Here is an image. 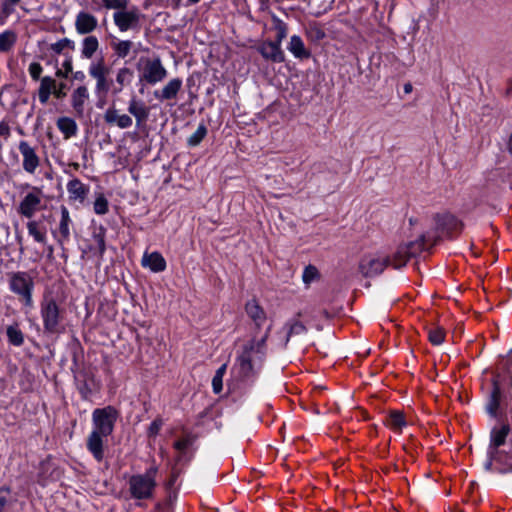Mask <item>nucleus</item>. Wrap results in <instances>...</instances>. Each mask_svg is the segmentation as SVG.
<instances>
[{"mask_svg": "<svg viewBox=\"0 0 512 512\" xmlns=\"http://www.w3.org/2000/svg\"><path fill=\"white\" fill-rule=\"evenodd\" d=\"M124 88H125V87L120 86L119 84H116V83H115V84L112 86V94H114V95H118V94H120V93L123 91V89H124Z\"/></svg>", "mask_w": 512, "mask_h": 512, "instance_id": "13d9d810", "label": "nucleus"}, {"mask_svg": "<svg viewBox=\"0 0 512 512\" xmlns=\"http://www.w3.org/2000/svg\"><path fill=\"white\" fill-rule=\"evenodd\" d=\"M173 2H175L176 6H179L181 0H172Z\"/></svg>", "mask_w": 512, "mask_h": 512, "instance_id": "338daca9", "label": "nucleus"}, {"mask_svg": "<svg viewBox=\"0 0 512 512\" xmlns=\"http://www.w3.org/2000/svg\"><path fill=\"white\" fill-rule=\"evenodd\" d=\"M269 331L270 327L261 338L250 339L242 346L233 367V371L238 377L248 378L261 368L266 355V341Z\"/></svg>", "mask_w": 512, "mask_h": 512, "instance_id": "f03ea898", "label": "nucleus"}, {"mask_svg": "<svg viewBox=\"0 0 512 512\" xmlns=\"http://www.w3.org/2000/svg\"><path fill=\"white\" fill-rule=\"evenodd\" d=\"M75 30L79 35H89L98 27V19L92 13L81 10L75 16Z\"/></svg>", "mask_w": 512, "mask_h": 512, "instance_id": "ddd939ff", "label": "nucleus"}, {"mask_svg": "<svg viewBox=\"0 0 512 512\" xmlns=\"http://www.w3.org/2000/svg\"><path fill=\"white\" fill-rule=\"evenodd\" d=\"M500 399H501V389H500L499 384L496 381H494L493 389L491 391L489 400L486 405V411L490 416L495 417L497 415V410L500 405Z\"/></svg>", "mask_w": 512, "mask_h": 512, "instance_id": "c85d7f7f", "label": "nucleus"}, {"mask_svg": "<svg viewBox=\"0 0 512 512\" xmlns=\"http://www.w3.org/2000/svg\"><path fill=\"white\" fill-rule=\"evenodd\" d=\"M390 265V257L383 253L368 254L359 263L360 272L366 277L378 275Z\"/></svg>", "mask_w": 512, "mask_h": 512, "instance_id": "0eeeda50", "label": "nucleus"}, {"mask_svg": "<svg viewBox=\"0 0 512 512\" xmlns=\"http://www.w3.org/2000/svg\"><path fill=\"white\" fill-rule=\"evenodd\" d=\"M510 432V426L503 424L500 427H494L490 434V445L488 449V455L492 458L495 454H498L497 449L505 443V440Z\"/></svg>", "mask_w": 512, "mask_h": 512, "instance_id": "dca6fc26", "label": "nucleus"}, {"mask_svg": "<svg viewBox=\"0 0 512 512\" xmlns=\"http://www.w3.org/2000/svg\"><path fill=\"white\" fill-rule=\"evenodd\" d=\"M88 73L93 79L108 77L110 73V68L106 64L104 57H100L96 60H93L89 64Z\"/></svg>", "mask_w": 512, "mask_h": 512, "instance_id": "cd10ccee", "label": "nucleus"}, {"mask_svg": "<svg viewBox=\"0 0 512 512\" xmlns=\"http://www.w3.org/2000/svg\"><path fill=\"white\" fill-rule=\"evenodd\" d=\"M93 239V245L96 253L99 256H103V254L106 251V244H105V229L103 227H100L97 231H94L92 235Z\"/></svg>", "mask_w": 512, "mask_h": 512, "instance_id": "473e14b6", "label": "nucleus"}, {"mask_svg": "<svg viewBox=\"0 0 512 512\" xmlns=\"http://www.w3.org/2000/svg\"><path fill=\"white\" fill-rule=\"evenodd\" d=\"M161 426H162V422H161V420H154V421L150 424V426H149V428H148V433H149V435H150V436H154V435L158 434V432H159V430H160Z\"/></svg>", "mask_w": 512, "mask_h": 512, "instance_id": "09e8293b", "label": "nucleus"}, {"mask_svg": "<svg viewBox=\"0 0 512 512\" xmlns=\"http://www.w3.org/2000/svg\"><path fill=\"white\" fill-rule=\"evenodd\" d=\"M136 68L139 81L148 85H156L168 75V71L159 57H141Z\"/></svg>", "mask_w": 512, "mask_h": 512, "instance_id": "39448f33", "label": "nucleus"}, {"mask_svg": "<svg viewBox=\"0 0 512 512\" xmlns=\"http://www.w3.org/2000/svg\"><path fill=\"white\" fill-rule=\"evenodd\" d=\"M119 417L113 406L97 408L92 412L93 429L87 438V449L98 461L104 458V440L112 434Z\"/></svg>", "mask_w": 512, "mask_h": 512, "instance_id": "f257e3e1", "label": "nucleus"}, {"mask_svg": "<svg viewBox=\"0 0 512 512\" xmlns=\"http://www.w3.org/2000/svg\"><path fill=\"white\" fill-rule=\"evenodd\" d=\"M6 333L10 344L21 346L24 343V335L18 325L8 326Z\"/></svg>", "mask_w": 512, "mask_h": 512, "instance_id": "c9c22d12", "label": "nucleus"}, {"mask_svg": "<svg viewBox=\"0 0 512 512\" xmlns=\"http://www.w3.org/2000/svg\"><path fill=\"white\" fill-rule=\"evenodd\" d=\"M70 43L71 41L69 39L63 38L55 43L50 44L49 49L56 54H60Z\"/></svg>", "mask_w": 512, "mask_h": 512, "instance_id": "c03bdc74", "label": "nucleus"}, {"mask_svg": "<svg viewBox=\"0 0 512 512\" xmlns=\"http://www.w3.org/2000/svg\"><path fill=\"white\" fill-rule=\"evenodd\" d=\"M212 387L214 393L218 394L222 391L223 387V378L214 376L212 379Z\"/></svg>", "mask_w": 512, "mask_h": 512, "instance_id": "de8ad7c7", "label": "nucleus"}, {"mask_svg": "<svg viewBox=\"0 0 512 512\" xmlns=\"http://www.w3.org/2000/svg\"><path fill=\"white\" fill-rule=\"evenodd\" d=\"M305 332H306V327L304 326L303 323H301L298 320H292L288 324V337H290L291 335L303 334Z\"/></svg>", "mask_w": 512, "mask_h": 512, "instance_id": "a19ab883", "label": "nucleus"}, {"mask_svg": "<svg viewBox=\"0 0 512 512\" xmlns=\"http://www.w3.org/2000/svg\"><path fill=\"white\" fill-rule=\"evenodd\" d=\"M104 121L109 125L117 126L120 129L130 128L133 124L132 117L121 113L115 107H109L104 113Z\"/></svg>", "mask_w": 512, "mask_h": 512, "instance_id": "4468645a", "label": "nucleus"}, {"mask_svg": "<svg viewBox=\"0 0 512 512\" xmlns=\"http://www.w3.org/2000/svg\"><path fill=\"white\" fill-rule=\"evenodd\" d=\"M9 490L8 489H0V512H3L4 507L7 504V494Z\"/></svg>", "mask_w": 512, "mask_h": 512, "instance_id": "3c124183", "label": "nucleus"}, {"mask_svg": "<svg viewBox=\"0 0 512 512\" xmlns=\"http://www.w3.org/2000/svg\"><path fill=\"white\" fill-rule=\"evenodd\" d=\"M207 135V128L204 124H200L196 131L188 137L187 139V145L190 147H196L198 146L201 141L206 137Z\"/></svg>", "mask_w": 512, "mask_h": 512, "instance_id": "e433bc0d", "label": "nucleus"}, {"mask_svg": "<svg viewBox=\"0 0 512 512\" xmlns=\"http://www.w3.org/2000/svg\"><path fill=\"white\" fill-rule=\"evenodd\" d=\"M42 198V190L32 187L19 203L18 213L26 218H32L41 209Z\"/></svg>", "mask_w": 512, "mask_h": 512, "instance_id": "1a4fd4ad", "label": "nucleus"}, {"mask_svg": "<svg viewBox=\"0 0 512 512\" xmlns=\"http://www.w3.org/2000/svg\"><path fill=\"white\" fill-rule=\"evenodd\" d=\"M95 91L97 93H107L110 89V84L108 83L107 77L95 78Z\"/></svg>", "mask_w": 512, "mask_h": 512, "instance_id": "a18cd8bd", "label": "nucleus"}, {"mask_svg": "<svg viewBox=\"0 0 512 512\" xmlns=\"http://www.w3.org/2000/svg\"><path fill=\"white\" fill-rule=\"evenodd\" d=\"M40 314L43 328L46 333L56 334L60 332L62 315L56 300L52 297H44L40 304Z\"/></svg>", "mask_w": 512, "mask_h": 512, "instance_id": "423d86ee", "label": "nucleus"}, {"mask_svg": "<svg viewBox=\"0 0 512 512\" xmlns=\"http://www.w3.org/2000/svg\"><path fill=\"white\" fill-rule=\"evenodd\" d=\"M74 79L82 81L85 79V74L82 71H77L74 73Z\"/></svg>", "mask_w": 512, "mask_h": 512, "instance_id": "bf43d9fd", "label": "nucleus"}, {"mask_svg": "<svg viewBox=\"0 0 512 512\" xmlns=\"http://www.w3.org/2000/svg\"><path fill=\"white\" fill-rule=\"evenodd\" d=\"M89 99V91L86 86L77 87L71 94V106L78 117H82L85 104Z\"/></svg>", "mask_w": 512, "mask_h": 512, "instance_id": "aec40b11", "label": "nucleus"}, {"mask_svg": "<svg viewBox=\"0 0 512 512\" xmlns=\"http://www.w3.org/2000/svg\"><path fill=\"white\" fill-rule=\"evenodd\" d=\"M57 127L64 135L65 139H69L77 134L78 127L76 122L69 117H60L57 120Z\"/></svg>", "mask_w": 512, "mask_h": 512, "instance_id": "7c9ffc66", "label": "nucleus"}, {"mask_svg": "<svg viewBox=\"0 0 512 512\" xmlns=\"http://www.w3.org/2000/svg\"><path fill=\"white\" fill-rule=\"evenodd\" d=\"M386 424L395 431H401L406 426V421L401 412L393 411L388 416Z\"/></svg>", "mask_w": 512, "mask_h": 512, "instance_id": "f704fd0d", "label": "nucleus"}, {"mask_svg": "<svg viewBox=\"0 0 512 512\" xmlns=\"http://www.w3.org/2000/svg\"><path fill=\"white\" fill-rule=\"evenodd\" d=\"M28 72H29L30 77L34 81H38V80H41L40 76L43 72V67L41 66V64L39 62H32V63H30V65L28 67Z\"/></svg>", "mask_w": 512, "mask_h": 512, "instance_id": "37998d69", "label": "nucleus"}, {"mask_svg": "<svg viewBox=\"0 0 512 512\" xmlns=\"http://www.w3.org/2000/svg\"><path fill=\"white\" fill-rule=\"evenodd\" d=\"M141 13L137 7L123 8L113 13V22L120 32H127L139 27Z\"/></svg>", "mask_w": 512, "mask_h": 512, "instance_id": "6e6552de", "label": "nucleus"}, {"mask_svg": "<svg viewBox=\"0 0 512 512\" xmlns=\"http://www.w3.org/2000/svg\"><path fill=\"white\" fill-rule=\"evenodd\" d=\"M404 92H405L406 94H409V93H411V92H412V84H411V83H406V84L404 85Z\"/></svg>", "mask_w": 512, "mask_h": 512, "instance_id": "e2e57ef3", "label": "nucleus"}, {"mask_svg": "<svg viewBox=\"0 0 512 512\" xmlns=\"http://www.w3.org/2000/svg\"><path fill=\"white\" fill-rule=\"evenodd\" d=\"M61 218L59 221V237L57 238V241L59 244H63L64 242L68 241L70 238V227L72 225V220L70 217L69 210L65 206H61Z\"/></svg>", "mask_w": 512, "mask_h": 512, "instance_id": "4be33fe9", "label": "nucleus"}, {"mask_svg": "<svg viewBox=\"0 0 512 512\" xmlns=\"http://www.w3.org/2000/svg\"><path fill=\"white\" fill-rule=\"evenodd\" d=\"M128 112L135 118L137 126L145 123L149 117V108L135 95L128 102Z\"/></svg>", "mask_w": 512, "mask_h": 512, "instance_id": "a211bd4d", "label": "nucleus"}, {"mask_svg": "<svg viewBox=\"0 0 512 512\" xmlns=\"http://www.w3.org/2000/svg\"><path fill=\"white\" fill-rule=\"evenodd\" d=\"M227 365L223 364L221 367L218 368L214 376L223 378L226 373Z\"/></svg>", "mask_w": 512, "mask_h": 512, "instance_id": "6e6d98bb", "label": "nucleus"}, {"mask_svg": "<svg viewBox=\"0 0 512 512\" xmlns=\"http://www.w3.org/2000/svg\"><path fill=\"white\" fill-rule=\"evenodd\" d=\"M157 473L158 467L151 466L142 474L132 475L128 481L131 497L137 500L151 498L157 486Z\"/></svg>", "mask_w": 512, "mask_h": 512, "instance_id": "20e7f679", "label": "nucleus"}, {"mask_svg": "<svg viewBox=\"0 0 512 512\" xmlns=\"http://www.w3.org/2000/svg\"><path fill=\"white\" fill-rule=\"evenodd\" d=\"M508 147H509V151L512 153V135L510 136Z\"/></svg>", "mask_w": 512, "mask_h": 512, "instance_id": "0e129e2a", "label": "nucleus"}, {"mask_svg": "<svg viewBox=\"0 0 512 512\" xmlns=\"http://www.w3.org/2000/svg\"><path fill=\"white\" fill-rule=\"evenodd\" d=\"M65 87V84L64 83H61L59 85V87H55V90L53 91V95L56 97V98H63L65 96V93L63 92V89Z\"/></svg>", "mask_w": 512, "mask_h": 512, "instance_id": "864d4df0", "label": "nucleus"}, {"mask_svg": "<svg viewBox=\"0 0 512 512\" xmlns=\"http://www.w3.org/2000/svg\"><path fill=\"white\" fill-rule=\"evenodd\" d=\"M56 87V80L51 76H45L41 78L40 85L38 88V99L41 104L45 105L48 103L50 96Z\"/></svg>", "mask_w": 512, "mask_h": 512, "instance_id": "5701e85b", "label": "nucleus"}, {"mask_svg": "<svg viewBox=\"0 0 512 512\" xmlns=\"http://www.w3.org/2000/svg\"><path fill=\"white\" fill-rule=\"evenodd\" d=\"M109 45L117 59H125L129 56L135 57L138 53L137 45L131 40H123L112 36ZM138 46H140V43H138Z\"/></svg>", "mask_w": 512, "mask_h": 512, "instance_id": "f8f14e48", "label": "nucleus"}, {"mask_svg": "<svg viewBox=\"0 0 512 512\" xmlns=\"http://www.w3.org/2000/svg\"><path fill=\"white\" fill-rule=\"evenodd\" d=\"M288 50L294 55L296 58H308L310 56L309 52L306 50L303 40L298 35H293L290 38V42L288 45Z\"/></svg>", "mask_w": 512, "mask_h": 512, "instance_id": "c756f323", "label": "nucleus"}, {"mask_svg": "<svg viewBox=\"0 0 512 512\" xmlns=\"http://www.w3.org/2000/svg\"><path fill=\"white\" fill-rule=\"evenodd\" d=\"M190 444H191V442H190L189 439L183 438V439H180V440L176 441L174 443V447H175L176 450L182 452L185 449H187Z\"/></svg>", "mask_w": 512, "mask_h": 512, "instance_id": "8fccbe9b", "label": "nucleus"}, {"mask_svg": "<svg viewBox=\"0 0 512 512\" xmlns=\"http://www.w3.org/2000/svg\"><path fill=\"white\" fill-rule=\"evenodd\" d=\"M63 67L65 68L66 72H71L72 71V62L71 60H67L64 62L63 64Z\"/></svg>", "mask_w": 512, "mask_h": 512, "instance_id": "052dcab7", "label": "nucleus"}, {"mask_svg": "<svg viewBox=\"0 0 512 512\" xmlns=\"http://www.w3.org/2000/svg\"><path fill=\"white\" fill-rule=\"evenodd\" d=\"M141 265L154 273L162 272L166 269V260L159 252H145L141 259Z\"/></svg>", "mask_w": 512, "mask_h": 512, "instance_id": "6ab92c4d", "label": "nucleus"}, {"mask_svg": "<svg viewBox=\"0 0 512 512\" xmlns=\"http://www.w3.org/2000/svg\"><path fill=\"white\" fill-rule=\"evenodd\" d=\"M428 337L433 345H440L444 341L445 334L442 328L434 327L429 329Z\"/></svg>", "mask_w": 512, "mask_h": 512, "instance_id": "58836bf2", "label": "nucleus"}, {"mask_svg": "<svg viewBox=\"0 0 512 512\" xmlns=\"http://www.w3.org/2000/svg\"><path fill=\"white\" fill-rule=\"evenodd\" d=\"M183 82L180 78L170 79L161 90L154 91V97L159 101L174 100L181 91Z\"/></svg>", "mask_w": 512, "mask_h": 512, "instance_id": "2eb2a0df", "label": "nucleus"}, {"mask_svg": "<svg viewBox=\"0 0 512 512\" xmlns=\"http://www.w3.org/2000/svg\"><path fill=\"white\" fill-rule=\"evenodd\" d=\"M424 246L423 239L411 241L398 246L393 258H390V265L395 269L403 267L410 257L416 255Z\"/></svg>", "mask_w": 512, "mask_h": 512, "instance_id": "9d476101", "label": "nucleus"}, {"mask_svg": "<svg viewBox=\"0 0 512 512\" xmlns=\"http://www.w3.org/2000/svg\"><path fill=\"white\" fill-rule=\"evenodd\" d=\"M227 365L223 364L221 367L218 368L214 376L223 378L226 373Z\"/></svg>", "mask_w": 512, "mask_h": 512, "instance_id": "4d7b16f0", "label": "nucleus"}, {"mask_svg": "<svg viewBox=\"0 0 512 512\" xmlns=\"http://www.w3.org/2000/svg\"><path fill=\"white\" fill-rule=\"evenodd\" d=\"M102 4L108 10L119 11L128 6L129 0H102Z\"/></svg>", "mask_w": 512, "mask_h": 512, "instance_id": "ea45409f", "label": "nucleus"}, {"mask_svg": "<svg viewBox=\"0 0 512 512\" xmlns=\"http://www.w3.org/2000/svg\"><path fill=\"white\" fill-rule=\"evenodd\" d=\"M56 75H57V76H62L61 71H60V70H58V71L56 72Z\"/></svg>", "mask_w": 512, "mask_h": 512, "instance_id": "774afa93", "label": "nucleus"}, {"mask_svg": "<svg viewBox=\"0 0 512 512\" xmlns=\"http://www.w3.org/2000/svg\"><path fill=\"white\" fill-rule=\"evenodd\" d=\"M246 313L260 327L266 320V313L256 300H250L245 306Z\"/></svg>", "mask_w": 512, "mask_h": 512, "instance_id": "a878e982", "label": "nucleus"}, {"mask_svg": "<svg viewBox=\"0 0 512 512\" xmlns=\"http://www.w3.org/2000/svg\"><path fill=\"white\" fill-rule=\"evenodd\" d=\"M67 191L70 199L82 203L85 200L89 189L79 179L75 178L67 183Z\"/></svg>", "mask_w": 512, "mask_h": 512, "instance_id": "b1692460", "label": "nucleus"}, {"mask_svg": "<svg viewBox=\"0 0 512 512\" xmlns=\"http://www.w3.org/2000/svg\"><path fill=\"white\" fill-rule=\"evenodd\" d=\"M437 228L444 234L452 236L461 230V223L458 219L448 213L437 215L436 217Z\"/></svg>", "mask_w": 512, "mask_h": 512, "instance_id": "f3484780", "label": "nucleus"}, {"mask_svg": "<svg viewBox=\"0 0 512 512\" xmlns=\"http://www.w3.org/2000/svg\"><path fill=\"white\" fill-rule=\"evenodd\" d=\"M27 230L30 236L33 237V239L40 243V244H46L47 242V233L46 228L42 225H40L37 221H29L27 223Z\"/></svg>", "mask_w": 512, "mask_h": 512, "instance_id": "2f4dec72", "label": "nucleus"}, {"mask_svg": "<svg viewBox=\"0 0 512 512\" xmlns=\"http://www.w3.org/2000/svg\"><path fill=\"white\" fill-rule=\"evenodd\" d=\"M317 277H318V270L316 269V267H314L312 265L305 267L303 274H302V279L305 284H310Z\"/></svg>", "mask_w": 512, "mask_h": 512, "instance_id": "79ce46f5", "label": "nucleus"}, {"mask_svg": "<svg viewBox=\"0 0 512 512\" xmlns=\"http://www.w3.org/2000/svg\"><path fill=\"white\" fill-rule=\"evenodd\" d=\"M494 460H497V454H495V457H494V458H492V457H490V456L488 455V461H487V463L485 464L486 469H490V468H491V466H492V462H493Z\"/></svg>", "mask_w": 512, "mask_h": 512, "instance_id": "680f3d73", "label": "nucleus"}, {"mask_svg": "<svg viewBox=\"0 0 512 512\" xmlns=\"http://www.w3.org/2000/svg\"><path fill=\"white\" fill-rule=\"evenodd\" d=\"M7 277L9 290L24 306L32 308L35 282L31 274L26 271H16L9 273Z\"/></svg>", "mask_w": 512, "mask_h": 512, "instance_id": "7ed1b4c3", "label": "nucleus"}, {"mask_svg": "<svg viewBox=\"0 0 512 512\" xmlns=\"http://www.w3.org/2000/svg\"><path fill=\"white\" fill-rule=\"evenodd\" d=\"M18 149L22 155V167L24 171L29 174H34L40 165V158L35 148L27 141H20Z\"/></svg>", "mask_w": 512, "mask_h": 512, "instance_id": "9b49d317", "label": "nucleus"}, {"mask_svg": "<svg viewBox=\"0 0 512 512\" xmlns=\"http://www.w3.org/2000/svg\"><path fill=\"white\" fill-rule=\"evenodd\" d=\"M133 79V71L126 66L119 68L115 75V82L120 86L126 87L131 84Z\"/></svg>", "mask_w": 512, "mask_h": 512, "instance_id": "72a5a7b5", "label": "nucleus"}, {"mask_svg": "<svg viewBox=\"0 0 512 512\" xmlns=\"http://www.w3.org/2000/svg\"><path fill=\"white\" fill-rule=\"evenodd\" d=\"M93 209L98 215H105L108 212V201L103 194L97 196L93 204Z\"/></svg>", "mask_w": 512, "mask_h": 512, "instance_id": "4c0bfd02", "label": "nucleus"}, {"mask_svg": "<svg viewBox=\"0 0 512 512\" xmlns=\"http://www.w3.org/2000/svg\"><path fill=\"white\" fill-rule=\"evenodd\" d=\"M259 52L264 58L269 59L273 62L280 63L284 61V54L283 51L281 50L279 42H264L260 46Z\"/></svg>", "mask_w": 512, "mask_h": 512, "instance_id": "412c9836", "label": "nucleus"}, {"mask_svg": "<svg viewBox=\"0 0 512 512\" xmlns=\"http://www.w3.org/2000/svg\"><path fill=\"white\" fill-rule=\"evenodd\" d=\"M0 135L1 136H4L5 138H8L9 135H10V127L9 125L4 122V121H1L0 122Z\"/></svg>", "mask_w": 512, "mask_h": 512, "instance_id": "603ef678", "label": "nucleus"}, {"mask_svg": "<svg viewBox=\"0 0 512 512\" xmlns=\"http://www.w3.org/2000/svg\"><path fill=\"white\" fill-rule=\"evenodd\" d=\"M286 37V29L284 27H279L278 33H277V41L279 42V45L281 46L282 40Z\"/></svg>", "mask_w": 512, "mask_h": 512, "instance_id": "5fc2aeb1", "label": "nucleus"}, {"mask_svg": "<svg viewBox=\"0 0 512 512\" xmlns=\"http://www.w3.org/2000/svg\"><path fill=\"white\" fill-rule=\"evenodd\" d=\"M20 1L21 0H2V3H1L2 11L6 15L11 14L14 11L15 6L18 5Z\"/></svg>", "mask_w": 512, "mask_h": 512, "instance_id": "49530a36", "label": "nucleus"}, {"mask_svg": "<svg viewBox=\"0 0 512 512\" xmlns=\"http://www.w3.org/2000/svg\"><path fill=\"white\" fill-rule=\"evenodd\" d=\"M99 40L96 36L88 35L81 41V57L84 59H92L99 49Z\"/></svg>", "mask_w": 512, "mask_h": 512, "instance_id": "bb28decb", "label": "nucleus"}, {"mask_svg": "<svg viewBox=\"0 0 512 512\" xmlns=\"http://www.w3.org/2000/svg\"><path fill=\"white\" fill-rule=\"evenodd\" d=\"M199 1H200V0H187V3H188L189 5H194V4L198 3Z\"/></svg>", "mask_w": 512, "mask_h": 512, "instance_id": "69168bd1", "label": "nucleus"}, {"mask_svg": "<svg viewBox=\"0 0 512 512\" xmlns=\"http://www.w3.org/2000/svg\"><path fill=\"white\" fill-rule=\"evenodd\" d=\"M18 40L17 33L11 29L0 32V54L10 53Z\"/></svg>", "mask_w": 512, "mask_h": 512, "instance_id": "393cba45", "label": "nucleus"}]
</instances>
